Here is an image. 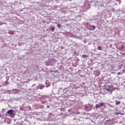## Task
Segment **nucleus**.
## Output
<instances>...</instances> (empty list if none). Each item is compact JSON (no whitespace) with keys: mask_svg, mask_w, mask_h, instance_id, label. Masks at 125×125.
Masks as SVG:
<instances>
[{"mask_svg":"<svg viewBox=\"0 0 125 125\" xmlns=\"http://www.w3.org/2000/svg\"><path fill=\"white\" fill-rule=\"evenodd\" d=\"M1 118V114L0 113V118Z\"/></svg>","mask_w":125,"mask_h":125,"instance_id":"393cba45","label":"nucleus"},{"mask_svg":"<svg viewBox=\"0 0 125 125\" xmlns=\"http://www.w3.org/2000/svg\"><path fill=\"white\" fill-rule=\"evenodd\" d=\"M118 75H123V72H118Z\"/></svg>","mask_w":125,"mask_h":125,"instance_id":"a211bd4d","label":"nucleus"},{"mask_svg":"<svg viewBox=\"0 0 125 125\" xmlns=\"http://www.w3.org/2000/svg\"><path fill=\"white\" fill-rule=\"evenodd\" d=\"M9 35H14V31H9Z\"/></svg>","mask_w":125,"mask_h":125,"instance_id":"1a4fd4ad","label":"nucleus"},{"mask_svg":"<svg viewBox=\"0 0 125 125\" xmlns=\"http://www.w3.org/2000/svg\"><path fill=\"white\" fill-rule=\"evenodd\" d=\"M105 90H106V91H110L111 90H110V89L107 88V89H105Z\"/></svg>","mask_w":125,"mask_h":125,"instance_id":"6ab92c4d","label":"nucleus"},{"mask_svg":"<svg viewBox=\"0 0 125 125\" xmlns=\"http://www.w3.org/2000/svg\"><path fill=\"white\" fill-rule=\"evenodd\" d=\"M107 123H108V122H111V119H109L108 120H106Z\"/></svg>","mask_w":125,"mask_h":125,"instance_id":"412c9836","label":"nucleus"},{"mask_svg":"<svg viewBox=\"0 0 125 125\" xmlns=\"http://www.w3.org/2000/svg\"><path fill=\"white\" fill-rule=\"evenodd\" d=\"M87 57H88V55H83L82 57V58H87Z\"/></svg>","mask_w":125,"mask_h":125,"instance_id":"9d476101","label":"nucleus"},{"mask_svg":"<svg viewBox=\"0 0 125 125\" xmlns=\"http://www.w3.org/2000/svg\"><path fill=\"white\" fill-rule=\"evenodd\" d=\"M58 71L57 70H55V72H57Z\"/></svg>","mask_w":125,"mask_h":125,"instance_id":"cd10ccee","label":"nucleus"},{"mask_svg":"<svg viewBox=\"0 0 125 125\" xmlns=\"http://www.w3.org/2000/svg\"><path fill=\"white\" fill-rule=\"evenodd\" d=\"M45 66H49V65H50V63L48 62V61H47L45 62Z\"/></svg>","mask_w":125,"mask_h":125,"instance_id":"6e6552de","label":"nucleus"},{"mask_svg":"<svg viewBox=\"0 0 125 125\" xmlns=\"http://www.w3.org/2000/svg\"><path fill=\"white\" fill-rule=\"evenodd\" d=\"M31 88V90H38V89H39V87L36 86V84H34L33 85H32Z\"/></svg>","mask_w":125,"mask_h":125,"instance_id":"7ed1b4c3","label":"nucleus"},{"mask_svg":"<svg viewBox=\"0 0 125 125\" xmlns=\"http://www.w3.org/2000/svg\"><path fill=\"white\" fill-rule=\"evenodd\" d=\"M3 24H5V23H0V25H3Z\"/></svg>","mask_w":125,"mask_h":125,"instance_id":"5701e85b","label":"nucleus"},{"mask_svg":"<svg viewBox=\"0 0 125 125\" xmlns=\"http://www.w3.org/2000/svg\"><path fill=\"white\" fill-rule=\"evenodd\" d=\"M50 72L51 73H53V72H54V71L52 70H50Z\"/></svg>","mask_w":125,"mask_h":125,"instance_id":"4be33fe9","label":"nucleus"},{"mask_svg":"<svg viewBox=\"0 0 125 125\" xmlns=\"http://www.w3.org/2000/svg\"><path fill=\"white\" fill-rule=\"evenodd\" d=\"M112 44H110V47H112Z\"/></svg>","mask_w":125,"mask_h":125,"instance_id":"b1692460","label":"nucleus"},{"mask_svg":"<svg viewBox=\"0 0 125 125\" xmlns=\"http://www.w3.org/2000/svg\"><path fill=\"white\" fill-rule=\"evenodd\" d=\"M57 27H58V28H61V24H60V23H58V24H57Z\"/></svg>","mask_w":125,"mask_h":125,"instance_id":"dca6fc26","label":"nucleus"},{"mask_svg":"<svg viewBox=\"0 0 125 125\" xmlns=\"http://www.w3.org/2000/svg\"><path fill=\"white\" fill-rule=\"evenodd\" d=\"M98 50H102V47H101V46H98Z\"/></svg>","mask_w":125,"mask_h":125,"instance_id":"9b49d317","label":"nucleus"},{"mask_svg":"<svg viewBox=\"0 0 125 125\" xmlns=\"http://www.w3.org/2000/svg\"><path fill=\"white\" fill-rule=\"evenodd\" d=\"M115 89H116L114 88V89H113V90H110V91H109L110 94H112L113 91H114V90H115Z\"/></svg>","mask_w":125,"mask_h":125,"instance_id":"2eb2a0df","label":"nucleus"},{"mask_svg":"<svg viewBox=\"0 0 125 125\" xmlns=\"http://www.w3.org/2000/svg\"><path fill=\"white\" fill-rule=\"evenodd\" d=\"M104 105V103H100L99 104H96L95 105V108H100V107H102V106Z\"/></svg>","mask_w":125,"mask_h":125,"instance_id":"20e7f679","label":"nucleus"},{"mask_svg":"<svg viewBox=\"0 0 125 125\" xmlns=\"http://www.w3.org/2000/svg\"><path fill=\"white\" fill-rule=\"evenodd\" d=\"M124 48H125V45H122L120 47V49H124Z\"/></svg>","mask_w":125,"mask_h":125,"instance_id":"ddd939ff","label":"nucleus"},{"mask_svg":"<svg viewBox=\"0 0 125 125\" xmlns=\"http://www.w3.org/2000/svg\"><path fill=\"white\" fill-rule=\"evenodd\" d=\"M14 111H13V109H10L9 110L7 113L8 114V115H10V116H11V117H13V112Z\"/></svg>","mask_w":125,"mask_h":125,"instance_id":"39448f33","label":"nucleus"},{"mask_svg":"<svg viewBox=\"0 0 125 125\" xmlns=\"http://www.w3.org/2000/svg\"><path fill=\"white\" fill-rule=\"evenodd\" d=\"M44 85H40L38 86V89H43V87H44Z\"/></svg>","mask_w":125,"mask_h":125,"instance_id":"0eeeda50","label":"nucleus"},{"mask_svg":"<svg viewBox=\"0 0 125 125\" xmlns=\"http://www.w3.org/2000/svg\"><path fill=\"white\" fill-rule=\"evenodd\" d=\"M116 105H119L121 104V102H118V101H116V103H115Z\"/></svg>","mask_w":125,"mask_h":125,"instance_id":"f8f14e48","label":"nucleus"},{"mask_svg":"<svg viewBox=\"0 0 125 125\" xmlns=\"http://www.w3.org/2000/svg\"><path fill=\"white\" fill-rule=\"evenodd\" d=\"M122 71H123V72H125V70L123 69Z\"/></svg>","mask_w":125,"mask_h":125,"instance_id":"bb28decb","label":"nucleus"},{"mask_svg":"<svg viewBox=\"0 0 125 125\" xmlns=\"http://www.w3.org/2000/svg\"><path fill=\"white\" fill-rule=\"evenodd\" d=\"M47 108H49V105L47 106Z\"/></svg>","mask_w":125,"mask_h":125,"instance_id":"a878e982","label":"nucleus"},{"mask_svg":"<svg viewBox=\"0 0 125 125\" xmlns=\"http://www.w3.org/2000/svg\"><path fill=\"white\" fill-rule=\"evenodd\" d=\"M116 115H122L121 112H116Z\"/></svg>","mask_w":125,"mask_h":125,"instance_id":"f3484780","label":"nucleus"},{"mask_svg":"<svg viewBox=\"0 0 125 125\" xmlns=\"http://www.w3.org/2000/svg\"><path fill=\"white\" fill-rule=\"evenodd\" d=\"M95 29V26L91 25L90 27V28H89V30H90V31H94Z\"/></svg>","mask_w":125,"mask_h":125,"instance_id":"423d86ee","label":"nucleus"},{"mask_svg":"<svg viewBox=\"0 0 125 125\" xmlns=\"http://www.w3.org/2000/svg\"><path fill=\"white\" fill-rule=\"evenodd\" d=\"M47 61H48L50 64H51L52 62H57V61L53 58H50Z\"/></svg>","mask_w":125,"mask_h":125,"instance_id":"f03ea898","label":"nucleus"},{"mask_svg":"<svg viewBox=\"0 0 125 125\" xmlns=\"http://www.w3.org/2000/svg\"><path fill=\"white\" fill-rule=\"evenodd\" d=\"M42 104H44V103H46V102H45V101H44V102H42Z\"/></svg>","mask_w":125,"mask_h":125,"instance_id":"aec40b11","label":"nucleus"},{"mask_svg":"<svg viewBox=\"0 0 125 125\" xmlns=\"http://www.w3.org/2000/svg\"><path fill=\"white\" fill-rule=\"evenodd\" d=\"M55 28L54 27H52L51 28V31H52V32H53V31H54Z\"/></svg>","mask_w":125,"mask_h":125,"instance_id":"4468645a","label":"nucleus"},{"mask_svg":"<svg viewBox=\"0 0 125 125\" xmlns=\"http://www.w3.org/2000/svg\"><path fill=\"white\" fill-rule=\"evenodd\" d=\"M84 107H85V109H86L87 111H90V110H91V104H90L85 105Z\"/></svg>","mask_w":125,"mask_h":125,"instance_id":"f257e3e1","label":"nucleus"}]
</instances>
